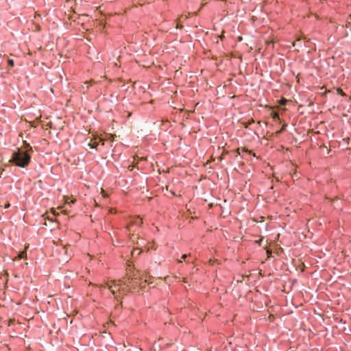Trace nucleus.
Returning a JSON list of instances; mask_svg holds the SVG:
<instances>
[{
  "label": "nucleus",
  "instance_id": "1",
  "mask_svg": "<svg viewBox=\"0 0 351 351\" xmlns=\"http://www.w3.org/2000/svg\"><path fill=\"white\" fill-rule=\"evenodd\" d=\"M25 149L19 148L12 154V157L9 162L12 165L21 168H26L29 166L32 160V154L33 149L29 143L24 141Z\"/></svg>",
  "mask_w": 351,
  "mask_h": 351
},
{
  "label": "nucleus",
  "instance_id": "2",
  "mask_svg": "<svg viewBox=\"0 0 351 351\" xmlns=\"http://www.w3.org/2000/svg\"><path fill=\"white\" fill-rule=\"evenodd\" d=\"M88 145L91 149H98L99 143L97 142V136H95L94 139H92Z\"/></svg>",
  "mask_w": 351,
  "mask_h": 351
},
{
  "label": "nucleus",
  "instance_id": "3",
  "mask_svg": "<svg viewBox=\"0 0 351 351\" xmlns=\"http://www.w3.org/2000/svg\"><path fill=\"white\" fill-rule=\"evenodd\" d=\"M97 142L99 143V145L101 144V145H104L105 144V140L98 136H97Z\"/></svg>",
  "mask_w": 351,
  "mask_h": 351
},
{
  "label": "nucleus",
  "instance_id": "4",
  "mask_svg": "<svg viewBox=\"0 0 351 351\" xmlns=\"http://www.w3.org/2000/svg\"><path fill=\"white\" fill-rule=\"evenodd\" d=\"M337 93H338L339 95H341V96H343V97H346V93L343 91V90H342V89H341V88H338V89L337 90Z\"/></svg>",
  "mask_w": 351,
  "mask_h": 351
},
{
  "label": "nucleus",
  "instance_id": "5",
  "mask_svg": "<svg viewBox=\"0 0 351 351\" xmlns=\"http://www.w3.org/2000/svg\"><path fill=\"white\" fill-rule=\"evenodd\" d=\"M8 65L10 66H13L14 65V62L13 60H11V59H9L8 61Z\"/></svg>",
  "mask_w": 351,
  "mask_h": 351
},
{
  "label": "nucleus",
  "instance_id": "6",
  "mask_svg": "<svg viewBox=\"0 0 351 351\" xmlns=\"http://www.w3.org/2000/svg\"><path fill=\"white\" fill-rule=\"evenodd\" d=\"M188 257V255L187 254H183L181 257V258L185 261H186L187 263H189V260H187L186 261V258Z\"/></svg>",
  "mask_w": 351,
  "mask_h": 351
},
{
  "label": "nucleus",
  "instance_id": "7",
  "mask_svg": "<svg viewBox=\"0 0 351 351\" xmlns=\"http://www.w3.org/2000/svg\"><path fill=\"white\" fill-rule=\"evenodd\" d=\"M286 126H287V125H285L282 127V128L281 130H278L276 133H277L278 134H280V133H281L284 130H285V127H286Z\"/></svg>",
  "mask_w": 351,
  "mask_h": 351
},
{
  "label": "nucleus",
  "instance_id": "8",
  "mask_svg": "<svg viewBox=\"0 0 351 351\" xmlns=\"http://www.w3.org/2000/svg\"><path fill=\"white\" fill-rule=\"evenodd\" d=\"M137 225H140L142 223V221L141 219H137L135 222Z\"/></svg>",
  "mask_w": 351,
  "mask_h": 351
},
{
  "label": "nucleus",
  "instance_id": "9",
  "mask_svg": "<svg viewBox=\"0 0 351 351\" xmlns=\"http://www.w3.org/2000/svg\"><path fill=\"white\" fill-rule=\"evenodd\" d=\"M182 27H183V26L182 25L178 24V23L177 24V26H176L177 29H182Z\"/></svg>",
  "mask_w": 351,
  "mask_h": 351
},
{
  "label": "nucleus",
  "instance_id": "10",
  "mask_svg": "<svg viewBox=\"0 0 351 351\" xmlns=\"http://www.w3.org/2000/svg\"><path fill=\"white\" fill-rule=\"evenodd\" d=\"M109 289L111 291V292H112V293L113 295H114V294H115V291H114V290H112V286L109 287Z\"/></svg>",
  "mask_w": 351,
  "mask_h": 351
},
{
  "label": "nucleus",
  "instance_id": "11",
  "mask_svg": "<svg viewBox=\"0 0 351 351\" xmlns=\"http://www.w3.org/2000/svg\"><path fill=\"white\" fill-rule=\"evenodd\" d=\"M23 254H24V253H23V254L21 256V258L23 257Z\"/></svg>",
  "mask_w": 351,
  "mask_h": 351
}]
</instances>
